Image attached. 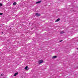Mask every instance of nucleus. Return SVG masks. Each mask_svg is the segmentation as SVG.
I'll return each mask as SVG.
<instances>
[{"label":"nucleus","instance_id":"nucleus-12","mask_svg":"<svg viewBox=\"0 0 78 78\" xmlns=\"http://www.w3.org/2000/svg\"><path fill=\"white\" fill-rule=\"evenodd\" d=\"M62 40H61L60 41H59L60 42H62Z\"/></svg>","mask_w":78,"mask_h":78},{"label":"nucleus","instance_id":"nucleus-10","mask_svg":"<svg viewBox=\"0 0 78 78\" xmlns=\"http://www.w3.org/2000/svg\"><path fill=\"white\" fill-rule=\"evenodd\" d=\"M3 14V13H0V15H2Z\"/></svg>","mask_w":78,"mask_h":78},{"label":"nucleus","instance_id":"nucleus-1","mask_svg":"<svg viewBox=\"0 0 78 78\" xmlns=\"http://www.w3.org/2000/svg\"><path fill=\"white\" fill-rule=\"evenodd\" d=\"M44 61H43V60H41L39 62V64H42V63Z\"/></svg>","mask_w":78,"mask_h":78},{"label":"nucleus","instance_id":"nucleus-4","mask_svg":"<svg viewBox=\"0 0 78 78\" xmlns=\"http://www.w3.org/2000/svg\"><path fill=\"white\" fill-rule=\"evenodd\" d=\"M36 16H40V14H38V13H36Z\"/></svg>","mask_w":78,"mask_h":78},{"label":"nucleus","instance_id":"nucleus-5","mask_svg":"<svg viewBox=\"0 0 78 78\" xmlns=\"http://www.w3.org/2000/svg\"><path fill=\"white\" fill-rule=\"evenodd\" d=\"M25 70H28V66H26L25 68Z\"/></svg>","mask_w":78,"mask_h":78},{"label":"nucleus","instance_id":"nucleus-13","mask_svg":"<svg viewBox=\"0 0 78 78\" xmlns=\"http://www.w3.org/2000/svg\"><path fill=\"white\" fill-rule=\"evenodd\" d=\"M1 76H2V74H1Z\"/></svg>","mask_w":78,"mask_h":78},{"label":"nucleus","instance_id":"nucleus-11","mask_svg":"<svg viewBox=\"0 0 78 78\" xmlns=\"http://www.w3.org/2000/svg\"><path fill=\"white\" fill-rule=\"evenodd\" d=\"M64 33L63 32H62L61 33V34H62V33Z\"/></svg>","mask_w":78,"mask_h":78},{"label":"nucleus","instance_id":"nucleus-9","mask_svg":"<svg viewBox=\"0 0 78 78\" xmlns=\"http://www.w3.org/2000/svg\"><path fill=\"white\" fill-rule=\"evenodd\" d=\"M3 6V4L2 3H0V6Z\"/></svg>","mask_w":78,"mask_h":78},{"label":"nucleus","instance_id":"nucleus-6","mask_svg":"<svg viewBox=\"0 0 78 78\" xmlns=\"http://www.w3.org/2000/svg\"><path fill=\"white\" fill-rule=\"evenodd\" d=\"M41 1H38L37 2H36V3H37V4L40 3H41Z\"/></svg>","mask_w":78,"mask_h":78},{"label":"nucleus","instance_id":"nucleus-3","mask_svg":"<svg viewBox=\"0 0 78 78\" xmlns=\"http://www.w3.org/2000/svg\"><path fill=\"white\" fill-rule=\"evenodd\" d=\"M60 20V19H58L56 20H55V22H58V21H59V20Z\"/></svg>","mask_w":78,"mask_h":78},{"label":"nucleus","instance_id":"nucleus-2","mask_svg":"<svg viewBox=\"0 0 78 78\" xmlns=\"http://www.w3.org/2000/svg\"><path fill=\"white\" fill-rule=\"evenodd\" d=\"M57 57L56 56H54L52 57V59H55V58H56Z\"/></svg>","mask_w":78,"mask_h":78},{"label":"nucleus","instance_id":"nucleus-15","mask_svg":"<svg viewBox=\"0 0 78 78\" xmlns=\"http://www.w3.org/2000/svg\"><path fill=\"white\" fill-rule=\"evenodd\" d=\"M77 49H78V48H77Z\"/></svg>","mask_w":78,"mask_h":78},{"label":"nucleus","instance_id":"nucleus-14","mask_svg":"<svg viewBox=\"0 0 78 78\" xmlns=\"http://www.w3.org/2000/svg\"><path fill=\"white\" fill-rule=\"evenodd\" d=\"M2 34H3V32H2Z\"/></svg>","mask_w":78,"mask_h":78},{"label":"nucleus","instance_id":"nucleus-8","mask_svg":"<svg viewBox=\"0 0 78 78\" xmlns=\"http://www.w3.org/2000/svg\"><path fill=\"white\" fill-rule=\"evenodd\" d=\"M13 5H17V3L16 2H14L13 3Z\"/></svg>","mask_w":78,"mask_h":78},{"label":"nucleus","instance_id":"nucleus-7","mask_svg":"<svg viewBox=\"0 0 78 78\" xmlns=\"http://www.w3.org/2000/svg\"><path fill=\"white\" fill-rule=\"evenodd\" d=\"M18 74V73H15L14 75V76H16V75H17Z\"/></svg>","mask_w":78,"mask_h":78}]
</instances>
